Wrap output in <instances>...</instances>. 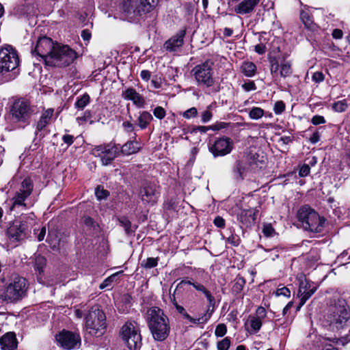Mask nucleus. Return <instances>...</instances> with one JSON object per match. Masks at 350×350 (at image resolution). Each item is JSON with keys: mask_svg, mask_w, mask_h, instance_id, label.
<instances>
[{"mask_svg": "<svg viewBox=\"0 0 350 350\" xmlns=\"http://www.w3.org/2000/svg\"><path fill=\"white\" fill-rule=\"evenodd\" d=\"M264 115V110L260 107H254L249 112V117L252 120H258Z\"/></svg>", "mask_w": 350, "mask_h": 350, "instance_id": "nucleus-42", "label": "nucleus"}, {"mask_svg": "<svg viewBox=\"0 0 350 350\" xmlns=\"http://www.w3.org/2000/svg\"><path fill=\"white\" fill-rule=\"evenodd\" d=\"M185 29L180 30L176 35L171 37L163 44V48L168 52H175L179 50L184 44Z\"/></svg>", "mask_w": 350, "mask_h": 350, "instance_id": "nucleus-22", "label": "nucleus"}, {"mask_svg": "<svg viewBox=\"0 0 350 350\" xmlns=\"http://www.w3.org/2000/svg\"><path fill=\"white\" fill-rule=\"evenodd\" d=\"M275 293L277 296L282 295L286 297H289L291 296V291L287 287L278 288Z\"/></svg>", "mask_w": 350, "mask_h": 350, "instance_id": "nucleus-56", "label": "nucleus"}, {"mask_svg": "<svg viewBox=\"0 0 350 350\" xmlns=\"http://www.w3.org/2000/svg\"><path fill=\"white\" fill-rule=\"evenodd\" d=\"M230 123L224 122H216L214 124L210 126L211 130L212 131H219L221 129H224L228 127Z\"/></svg>", "mask_w": 350, "mask_h": 350, "instance_id": "nucleus-51", "label": "nucleus"}, {"mask_svg": "<svg viewBox=\"0 0 350 350\" xmlns=\"http://www.w3.org/2000/svg\"><path fill=\"white\" fill-rule=\"evenodd\" d=\"M197 115H198V110L194 107L186 110L183 113V116L187 119L195 118L197 116Z\"/></svg>", "mask_w": 350, "mask_h": 350, "instance_id": "nucleus-49", "label": "nucleus"}, {"mask_svg": "<svg viewBox=\"0 0 350 350\" xmlns=\"http://www.w3.org/2000/svg\"><path fill=\"white\" fill-rule=\"evenodd\" d=\"M311 122L314 125H319L325 123V119L322 116L316 115L312 118Z\"/></svg>", "mask_w": 350, "mask_h": 350, "instance_id": "nucleus-58", "label": "nucleus"}, {"mask_svg": "<svg viewBox=\"0 0 350 350\" xmlns=\"http://www.w3.org/2000/svg\"><path fill=\"white\" fill-rule=\"evenodd\" d=\"M213 114L209 110H205L202 113L201 118L203 123H206L211 120Z\"/></svg>", "mask_w": 350, "mask_h": 350, "instance_id": "nucleus-61", "label": "nucleus"}, {"mask_svg": "<svg viewBox=\"0 0 350 350\" xmlns=\"http://www.w3.org/2000/svg\"><path fill=\"white\" fill-rule=\"evenodd\" d=\"M317 286L312 282L305 280L301 282L298 291V296L300 298L298 309H299L306 301L316 292Z\"/></svg>", "mask_w": 350, "mask_h": 350, "instance_id": "nucleus-21", "label": "nucleus"}, {"mask_svg": "<svg viewBox=\"0 0 350 350\" xmlns=\"http://www.w3.org/2000/svg\"><path fill=\"white\" fill-rule=\"evenodd\" d=\"M45 265L46 259L43 256H38L36 258L34 268L39 273H43Z\"/></svg>", "mask_w": 350, "mask_h": 350, "instance_id": "nucleus-41", "label": "nucleus"}, {"mask_svg": "<svg viewBox=\"0 0 350 350\" xmlns=\"http://www.w3.org/2000/svg\"><path fill=\"white\" fill-rule=\"evenodd\" d=\"M325 76L323 72H315L313 73L312 79L315 83H321L324 81Z\"/></svg>", "mask_w": 350, "mask_h": 350, "instance_id": "nucleus-57", "label": "nucleus"}, {"mask_svg": "<svg viewBox=\"0 0 350 350\" xmlns=\"http://www.w3.org/2000/svg\"><path fill=\"white\" fill-rule=\"evenodd\" d=\"M34 220L35 215L33 213L22 214L10 224L6 230L8 237L16 241L25 239L31 232Z\"/></svg>", "mask_w": 350, "mask_h": 350, "instance_id": "nucleus-6", "label": "nucleus"}, {"mask_svg": "<svg viewBox=\"0 0 350 350\" xmlns=\"http://www.w3.org/2000/svg\"><path fill=\"white\" fill-rule=\"evenodd\" d=\"M120 153V145L111 142L96 146L92 149V154L100 157L103 165L110 164Z\"/></svg>", "mask_w": 350, "mask_h": 350, "instance_id": "nucleus-15", "label": "nucleus"}, {"mask_svg": "<svg viewBox=\"0 0 350 350\" xmlns=\"http://www.w3.org/2000/svg\"><path fill=\"white\" fill-rule=\"evenodd\" d=\"M146 321L154 340L163 341L170 334L169 319L158 307H152L147 311Z\"/></svg>", "mask_w": 350, "mask_h": 350, "instance_id": "nucleus-3", "label": "nucleus"}, {"mask_svg": "<svg viewBox=\"0 0 350 350\" xmlns=\"http://www.w3.org/2000/svg\"><path fill=\"white\" fill-rule=\"evenodd\" d=\"M153 120L152 115L148 111H142L138 118V126L142 129H146L150 122Z\"/></svg>", "mask_w": 350, "mask_h": 350, "instance_id": "nucleus-32", "label": "nucleus"}, {"mask_svg": "<svg viewBox=\"0 0 350 350\" xmlns=\"http://www.w3.org/2000/svg\"><path fill=\"white\" fill-rule=\"evenodd\" d=\"M77 58V53L68 45L56 42L51 55L46 57L45 64L54 67H66Z\"/></svg>", "mask_w": 350, "mask_h": 350, "instance_id": "nucleus-7", "label": "nucleus"}, {"mask_svg": "<svg viewBox=\"0 0 350 350\" xmlns=\"http://www.w3.org/2000/svg\"><path fill=\"white\" fill-rule=\"evenodd\" d=\"M33 189V180L29 177L25 178L20 183L19 187L16 191L14 196L10 200L9 211L19 213L26 210L27 206L25 200L31 196Z\"/></svg>", "mask_w": 350, "mask_h": 350, "instance_id": "nucleus-9", "label": "nucleus"}, {"mask_svg": "<svg viewBox=\"0 0 350 350\" xmlns=\"http://www.w3.org/2000/svg\"><path fill=\"white\" fill-rule=\"evenodd\" d=\"M297 218L301 227L306 231L321 233L323 231L326 219L308 205L302 206L297 213Z\"/></svg>", "mask_w": 350, "mask_h": 350, "instance_id": "nucleus-4", "label": "nucleus"}, {"mask_svg": "<svg viewBox=\"0 0 350 350\" xmlns=\"http://www.w3.org/2000/svg\"><path fill=\"white\" fill-rule=\"evenodd\" d=\"M90 96L88 94H84L80 98H77L75 103V106L79 109H83V108L90 103Z\"/></svg>", "mask_w": 350, "mask_h": 350, "instance_id": "nucleus-39", "label": "nucleus"}, {"mask_svg": "<svg viewBox=\"0 0 350 350\" xmlns=\"http://www.w3.org/2000/svg\"><path fill=\"white\" fill-rule=\"evenodd\" d=\"M122 97L127 100H131L137 107H143L145 105V99L133 88H126L122 92Z\"/></svg>", "mask_w": 350, "mask_h": 350, "instance_id": "nucleus-23", "label": "nucleus"}, {"mask_svg": "<svg viewBox=\"0 0 350 350\" xmlns=\"http://www.w3.org/2000/svg\"><path fill=\"white\" fill-rule=\"evenodd\" d=\"M214 224L218 228L225 227V220L220 216H217L213 221Z\"/></svg>", "mask_w": 350, "mask_h": 350, "instance_id": "nucleus-63", "label": "nucleus"}, {"mask_svg": "<svg viewBox=\"0 0 350 350\" xmlns=\"http://www.w3.org/2000/svg\"><path fill=\"white\" fill-rule=\"evenodd\" d=\"M260 156L257 154L251 156L249 159L248 164L252 170L262 168L265 165L263 157L259 159Z\"/></svg>", "mask_w": 350, "mask_h": 350, "instance_id": "nucleus-33", "label": "nucleus"}, {"mask_svg": "<svg viewBox=\"0 0 350 350\" xmlns=\"http://www.w3.org/2000/svg\"><path fill=\"white\" fill-rule=\"evenodd\" d=\"M348 107L347 101L345 100H339L332 104V109L336 112H343Z\"/></svg>", "mask_w": 350, "mask_h": 350, "instance_id": "nucleus-43", "label": "nucleus"}, {"mask_svg": "<svg viewBox=\"0 0 350 350\" xmlns=\"http://www.w3.org/2000/svg\"><path fill=\"white\" fill-rule=\"evenodd\" d=\"M53 109L49 108L42 113V116L36 124V130L38 131H41L49 124L50 120L53 115Z\"/></svg>", "mask_w": 350, "mask_h": 350, "instance_id": "nucleus-29", "label": "nucleus"}, {"mask_svg": "<svg viewBox=\"0 0 350 350\" xmlns=\"http://www.w3.org/2000/svg\"><path fill=\"white\" fill-rule=\"evenodd\" d=\"M130 141L125 143L122 147H120V152L124 154L130 155L135 154L139 151L141 147L139 143L136 140V133H133V136L131 137Z\"/></svg>", "mask_w": 350, "mask_h": 350, "instance_id": "nucleus-27", "label": "nucleus"}, {"mask_svg": "<svg viewBox=\"0 0 350 350\" xmlns=\"http://www.w3.org/2000/svg\"><path fill=\"white\" fill-rule=\"evenodd\" d=\"M310 172V167L308 164H304L299 169V175L301 177L307 176Z\"/></svg>", "mask_w": 350, "mask_h": 350, "instance_id": "nucleus-55", "label": "nucleus"}, {"mask_svg": "<svg viewBox=\"0 0 350 350\" xmlns=\"http://www.w3.org/2000/svg\"><path fill=\"white\" fill-rule=\"evenodd\" d=\"M33 113L34 108L28 101L24 99L16 100L10 109L12 120L14 122L29 124V120Z\"/></svg>", "mask_w": 350, "mask_h": 350, "instance_id": "nucleus-13", "label": "nucleus"}, {"mask_svg": "<svg viewBox=\"0 0 350 350\" xmlns=\"http://www.w3.org/2000/svg\"><path fill=\"white\" fill-rule=\"evenodd\" d=\"M176 311L181 314L184 319L187 320L189 322L196 324H206L211 317V312L213 310H206L203 314L200 315L198 317L194 318L192 317L190 314L187 313L185 308L179 305L178 304H176Z\"/></svg>", "mask_w": 350, "mask_h": 350, "instance_id": "nucleus-20", "label": "nucleus"}, {"mask_svg": "<svg viewBox=\"0 0 350 350\" xmlns=\"http://www.w3.org/2000/svg\"><path fill=\"white\" fill-rule=\"evenodd\" d=\"M122 127L126 133H134L135 127L133 124L129 121H125L122 123Z\"/></svg>", "mask_w": 350, "mask_h": 350, "instance_id": "nucleus-62", "label": "nucleus"}, {"mask_svg": "<svg viewBox=\"0 0 350 350\" xmlns=\"http://www.w3.org/2000/svg\"><path fill=\"white\" fill-rule=\"evenodd\" d=\"M203 294L206 297L209 305L207 306L206 310H213L211 312V315L213 314L215 310V300L213 296L211 295V292L206 289V291L203 293Z\"/></svg>", "mask_w": 350, "mask_h": 350, "instance_id": "nucleus-44", "label": "nucleus"}, {"mask_svg": "<svg viewBox=\"0 0 350 350\" xmlns=\"http://www.w3.org/2000/svg\"><path fill=\"white\" fill-rule=\"evenodd\" d=\"M245 284V280L243 277H237L234 281L233 286L232 287V291L234 294H239L243 290Z\"/></svg>", "mask_w": 350, "mask_h": 350, "instance_id": "nucleus-38", "label": "nucleus"}, {"mask_svg": "<svg viewBox=\"0 0 350 350\" xmlns=\"http://www.w3.org/2000/svg\"><path fill=\"white\" fill-rule=\"evenodd\" d=\"M333 342H334L337 345H345L350 342V330L349 334L344 337L338 338H334L333 340Z\"/></svg>", "mask_w": 350, "mask_h": 350, "instance_id": "nucleus-54", "label": "nucleus"}, {"mask_svg": "<svg viewBox=\"0 0 350 350\" xmlns=\"http://www.w3.org/2000/svg\"><path fill=\"white\" fill-rule=\"evenodd\" d=\"M58 345L66 350L79 349L81 345V338L78 332L63 329L55 336Z\"/></svg>", "mask_w": 350, "mask_h": 350, "instance_id": "nucleus-16", "label": "nucleus"}, {"mask_svg": "<svg viewBox=\"0 0 350 350\" xmlns=\"http://www.w3.org/2000/svg\"><path fill=\"white\" fill-rule=\"evenodd\" d=\"M0 346L2 350H16L18 347V340L16 334L13 332H9L0 337Z\"/></svg>", "mask_w": 350, "mask_h": 350, "instance_id": "nucleus-24", "label": "nucleus"}, {"mask_svg": "<svg viewBox=\"0 0 350 350\" xmlns=\"http://www.w3.org/2000/svg\"><path fill=\"white\" fill-rule=\"evenodd\" d=\"M285 104L282 100L277 101L273 107V111L275 114H281L285 110Z\"/></svg>", "mask_w": 350, "mask_h": 350, "instance_id": "nucleus-48", "label": "nucleus"}, {"mask_svg": "<svg viewBox=\"0 0 350 350\" xmlns=\"http://www.w3.org/2000/svg\"><path fill=\"white\" fill-rule=\"evenodd\" d=\"M120 336L130 350L142 346V336L136 322H126L121 328Z\"/></svg>", "mask_w": 350, "mask_h": 350, "instance_id": "nucleus-11", "label": "nucleus"}, {"mask_svg": "<svg viewBox=\"0 0 350 350\" xmlns=\"http://www.w3.org/2000/svg\"><path fill=\"white\" fill-rule=\"evenodd\" d=\"M153 114L157 118L162 120L165 118L166 113L165 109L162 107H157L153 110Z\"/></svg>", "mask_w": 350, "mask_h": 350, "instance_id": "nucleus-52", "label": "nucleus"}, {"mask_svg": "<svg viewBox=\"0 0 350 350\" xmlns=\"http://www.w3.org/2000/svg\"><path fill=\"white\" fill-rule=\"evenodd\" d=\"M243 89L246 92H250L252 90H255L256 89V84L254 81H250L247 83H245L242 85Z\"/></svg>", "mask_w": 350, "mask_h": 350, "instance_id": "nucleus-60", "label": "nucleus"}, {"mask_svg": "<svg viewBox=\"0 0 350 350\" xmlns=\"http://www.w3.org/2000/svg\"><path fill=\"white\" fill-rule=\"evenodd\" d=\"M254 51L258 54L262 55L266 52V46L263 44H256L254 46Z\"/></svg>", "mask_w": 350, "mask_h": 350, "instance_id": "nucleus-64", "label": "nucleus"}, {"mask_svg": "<svg viewBox=\"0 0 350 350\" xmlns=\"http://www.w3.org/2000/svg\"><path fill=\"white\" fill-rule=\"evenodd\" d=\"M325 321L332 330L342 329L350 321V308L343 299H338L331 304L325 316Z\"/></svg>", "mask_w": 350, "mask_h": 350, "instance_id": "nucleus-2", "label": "nucleus"}, {"mask_svg": "<svg viewBox=\"0 0 350 350\" xmlns=\"http://www.w3.org/2000/svg\"><path fill=\"white\" fill-rule=\"evenodd\" d=\"M256 211L254 209L242 210L237 216L238 220L245 227L252 226L255 223Z\"/></svg>", "mask_w": 350, "mask_h": 350, "instance_id": "nucleus-26", "label": "nucleus"}, {"mask_svg": "<svg viewBox=\"0 0 350 350\" xmlns=\"http://www.w3.org/2000/svg\"><path fill=\"white\" fill-rule=\"evenodd\" d=\"M260 0H243L234 7L237 14L244 15L252 13Z\"/></svg>", "mask_w": 350, "mask_h": 350, "instance_id": "nucleus-25", "label": "nucleus"}, {"mask_svg": "<svg viewBox=\"0 0 350 350\" xmlns=\"http://www.w3.org/2000/svg\"><path fill=\"white\" fill-rule=\"evenodd\" d=\"M95 195L96 198L100 200L107 198L109 195V192L107 190L103 189L100 186H98L95 190Z\"/></svg>", "mask_w": 350, "mask_h": 350, "instance_id": "nucleus-46", "label": "nucleus"}, {"mask_svg": "<svg viewBox=\"0 0 350 350\" xmlns=\"http://www.w3.org/2000/svg\"><path fill=\"white\" fill-rule=\"evenodd\" d=\"M158 0H120L118 9L122 18L130 23H140L157 5Z\"/></svg>", "mask_w": 350, "mask_h": 350, "instance_id": "nucleus-1", "label": "nucleus"}, {"mask_svg": "<svg viewBox=\"0 0 350 350\" xmlns=\"http://www.w3.org/2000/svg\"><path fill=\"white\" fill-rule=\"evenodd\" d=\"M159 187L154 183L146 184L140 191L141 200L144 204L154 205L160 196Z\"/></svg>", "mask_w": 350, "mask_h": 350, "instance_id": "nucleus-19", "label": "nucleus"}, {"mask_svg": "<svg viewBox=\"0 0 350 350\" xmlns=\"http://www.w3.org/2000/svg\"><path fill=\"white\" fill-rule=\"evenodd\" d=\"M241 72L248 77H252L256 72V66L252 62H244L241 66Z\"/></svg>", "mask_w": 350, "mask_h": 350, "instance_id": "nucleus-31", "label": "nucleus"}, {"mask_svg": "<svg viewBox=\"0 0 350 350\" xmlns=\"http://www.w3.org/2000/svg\"><path fill=\"white\" fill-rule=\"evenodd\" d=\"M56 43L47 37H42L39 38L31 53L33 56H38L41 58L44 64L46 63V57L49 56L53 51Z\"/></svg>", "mask_w": 350, "mask_h": 350, "instance_id": "nucleus-18", "label": "nucleus"}, {"mask_svg": "<svg viewBox=\"0 0 350 350\" xmlns=\"http://www.w3.org/2000/svg\"><path fill=\"white\" fill-rule=\"evenodd\" d=\"M158 261V258L150 257L142 261L141 267L147 269H152L157 266Z\"/></svg>", "mask_w": 350, "mask_h": 350, "instance_id": "nucleus-40", "label": "nucleus"}, {"mask_svg": "<svg viewBox=\"0 0 350 350\" xmlns=\"http://www.w3.org/2000/svg\"><path fill=\"white\" fill-rule=\"evenodd\" d=\"M230 339L229 337H226L221 340L219 341L217 344V350H228L230 347Z\"/></svg>", "mask_w": 350, "mask_h": 350, "instance_id": "nucleus-45", "label": "nucleus"}, {"mask_svg": "<svg viewBox=\"0 0 350 350\" xmlns=\"http://www.w3.org/2000/svg\"><path fill=\"white\" fill-rule=\"evenodd\" d=\"M233 145V142L230 138L219 137L213 142H209L208 150L215 157H224L231 152Z\"/></svg>", "mask_w": 350, "mask_h": 350, "instance_id": "nucleus-17", "label": "nucleus"}, {"mask_svg": "<svg viewBox=\"0 0 350 350\" xmlns=\"http://www.w3.org/2000/svg\"><path fill=\"white\" fill-rule=\"evenodd\" d=\"M228 243L237 246L240 243V239L237 234H231L227 239Z\"/></svg>", "mask_w": 350, "mask_h": 350, "instance_id": "nucleus-59", "label": "nucleus"}, {"mask_svg": "<svg viewBox=\"0 0 350 350\" xmlns=\"http://www.w3.org/2000/svg\"><path fill=\"white\" fill-rule=\"evenodd\" d=\"M262 325V320L254 317V316H250L245 326L246 330L253 334L257 333L260 329Z\"/></svg>", "mask_w": 350, "mask_h": 350, "instance_id": "nucleus-28", "label": "nucleus"}, {"mask_svg": "<svg viewBox=\"0 0 350 350\" xmlns=\"http://www.w3.org/2000/svg\"><path fill=\"white\" fill-rule=\"evenodd\" d=\"M247 163L242 161H237L235 162L233 172L235 174L237 178L243 179L244 173L246 172L247 167Z\"/></svg>", "mask_w": 350, "mask_h": 350, "instance_id": "nucleus-34", "label": "nucleus"}, {"mask_svg": "<svg viewBox=\"0 0 350 350\" xmlns=\"http://www.w3.org/2000/svg\"><path fill=\"white\" fill-rule=\"evenodd\" d=\"M213 65L214 62L211 59H206L192 68L191 74L195 78L198 86L210 88L214 85Z\"/></svg>", "mask_w": 350, "mask_h": 350, "instance_id": "nucleus-10", "label": "nucleus"}, {"mask_svg": "<svg viewBox=\"0 0 350 350\" xmlns=\"http://www.w3.org/2000/svg\"><path fill=\"white\" fill-rule=\"evenodd\" d=\"M266 316L267 311L265 308L262 306L258 307L256 310V315L254 316V317L262 321L266 317Z\"/></svg>", "mask_w": 350, "mask_h": 350, "instance_id": "nucleus-53", "label": "nucleus"}, {"mask_svg": "<svg viewBox=\"0 0 350 350\" xmlns=\"http://www.w3.org/2000/svg\"><path fill=\"white\" fill-rule=\"evenodd\" d=\"M300 18L306 29L310 31L317 30V25L313 22L311 16L308 12L301 11L300 13Z\"/></svg>", "mask_w": 350, "mask_h": 350, "instance_id": "nucleus-30", "label": "nucleus"}, {"mask_svg": "<svg viewBox=\"0 0 350 350\" xmlns=\"http://www.w3.org/2000/svg\"><path fill=\"white\" fill-rule=\"evenodd\" d=\"M187 284L192 285L196 288V291L202 292V293L206 289L204 285L200 283L193 282L191 280H183L177 284L176 290L184 288V286Z\"/></svg>", "mask_w": 350, "mask_h": 350, "instance_id": "nucleus-35", "label": "nucleus"}, {"mask_svg": "<svg viewBox=\"0 0 350 350\" xmlns=\"http://www.w3.org/2000/svg\"><path fill=\"white\" fill-rule=\"evenodd\" d=\"M227 332V327L224 323H219L216 326L215 335L217 337H223Z\"/></svg>", "mask_w": 350, "mask_h": 350, "instance_id": "nucleus-47", "label": "nucleus"}, {"mask_svg": "<svg viewBox=\"0 0 350 350\" xmlns=\"http://www.w3.org/2000/svg\"><path fill=\"white\" fill-rule=\"evenodd\" d=\"M19 65L17 51L10 45L0 49V74L15 70Z\"/></svg>", "mask_w": 350, "mask_h": 350, "instance_id": "nucleus-12", "label": "nucleus"}, {"mask_svg": "<svg viewBox=\"0 0 350 350\" xmlns=\"http://www.w3.org/2000/svg\"><path fill=\"white\" fill-rule=\"evenodd\" d=\"M287 57V54L283 55L282 58L274 56L269 57L270 73L273 78L280 76L285 79L292 75L293 64L291 61L286 59Z\"/></svg>", "mask_w": 350, "mask_h": 350, "instance_id": "nucleus-14", "label": "nucleus"}, {"mask_svg": "<svg viewBox=\"0 0 350 350\" xmlns=\"http://www.w3.org/2000/svg\"><path fill=\"white\" fill-rule=\"evenodd\" d=\"M122 273H123L122 271H118V272L111 275L110 276H109L106 279H105L103 280V282L99 286L100 289H104V288H106L111 287L112 286V284L115 281H116L118 275L122 274Z\"/></svg>", "mask_w": 350, "mask_h": 350, "instance_id": "nucleus-37", "label": "nucleus"}, {"mask_svg": "<svg viewBox=\"0 0 350 350\" xmlns=\"http://www.w3.org/2000/svg\"><path fill=\"white\" fill-rule=\"evenodd\" d=\"M28 284L26 279L18 275L11 276L0 294V298L6 303H16L27 295Z\"/></svg>", "mask_w": 350, "mask_h": 350, "instance_id": "nucleus-5", "label": "nucleus"}, {"mask_svg": "<svg viewBox=\"0 0 350 350\" xmlns=\"http://www.w3.org/2000/svg\"><path fill=\"white\" fill-rule=\"evenodd\" d=\"M118 219L121 226L124 228V232L126 234H130L135 231L137 227L133 226L127 217H120Z\"/></svg>", "mask_w": 350, "mask_h": 350, "instance_id": "nucleus-36", "label": "nucleus"}, {"mask_svg": "<svg viewBox=\"0 0 350 350\" xmlns=\"http://www.w3.org/2000/svg\"><path fill=\"white\" fill-rule=\"evenodd\" d=\"M106 315L97 306H92L85 317V327L88 333L96 337L104 334L107 329Z\"/></svg>", "mask_w": 350, "mask_h": 350, "instance_id": "nucleus-8", "label": "nucleus"}, {"mask_svg": "<svg viewBox=\"0 0 350 350\" xmlns=\"http://www.w3.org/2000/svg\"><path fill=\"white\" fill-rule=\"evenodd\" d=\"M262 233L267 237H270L273 235L275 230L270 224H265L262 228Z\"/></svg>", "mask_w": 350, "mask_h": 350, "instance_id": "nucleus-50", "label": "nucleus"}]
</instances>
